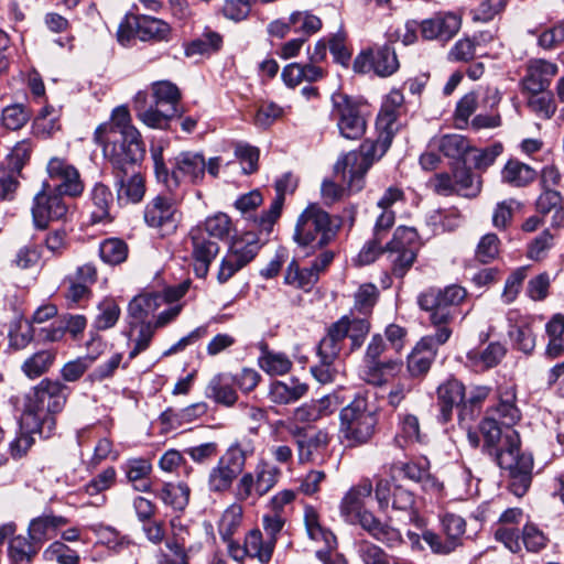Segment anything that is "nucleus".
Masks as SVG:
<instances>
[{
    "instance_id": "obj_46",
    "label": "nucleus",
    "mask_w": 564,
    "mask_h": 564,
    "mask_svg": "<svg viewBox=\"0 0 564 564\" xmlns=\"http://www.w3.org/2000/svg\"><path fill=\"white\" fill-rule=\"evenodd\" d=\"M347 328V338L350 340V351L361 347L370 332V323L366 317H357L352 313L338 319Z\"/></svg>"
},
{
    "instance_id": "obj_19",
    "label": "nucleus",
    "mask_w": 564,
    "mask_h": 564,
    "mask_svg": "<svg viewBox=\"0 0 564 564\" xmlns=\"http://www.w3.org/2000/svg\"><path fill=\"white\" fill-rule=\"evenodd\" d=\"M289 431L295 437L300 464L315 463L323 456V453L330 443V436L324 430H318L313 434H305L302 427L294 426L289 429Z\"/></svg>"
},
{
    "instance_id": "obj_44",
    "label": "nucleus",
    "mask_w": 564,
    "mask_h": 564,
    "mask_svg": "<svg viewBox=\"0 0 564 564\" xmlns=\"http://www.w3.org/2000/svg\"><path fill=\"white\" fill-rule=\"evenodd\" d=\"M191 489L184 482H165L156 496L166 506L183 510L189 501Z\"/></svg>"
},
{
    "instance_id": "obj_23",
    "label": "nucleus",
    "mask_w": 564,
    "mask_h": 564,
    "mask_svg": "<svg viewBox=\"0 0 564 564\" xmlns=\"http://www.w3.org/2000/svg\"><path fill=\"white\" fill-rule=\"evenodd\" d=\"M557 72V65L552 62L545 59L531 61L528 65L527 74L521 80L523 93L546 90Z\"/></svg>"
},
{
    "instance_id": "obj_47",
    "label": "nucleus",
    "mask_w": 564,
    "mask_h": 564,
    "mask_svg": "<svg viewBox=\"0 0 564 564\" xmlns=\"http://www.w3.org/2000/svg\"><path fill=\"white\" fill-rule=\"evenodd\" d=\"M455 193L467 198L478 196L481 191L482 181L479 175L474 174L469 169L458 167L454 171Z\"/></svg>"
},
{
    "instance_id": "obj_4",
    "label": "nucleus",
    "mask_w": 564,
    "mask_h": 564,
    "mask_svg": "<svg viewBox=\"0 0 564 564\" xmlns=\"http://www.w3.org/2000/svg\"><path fill=\"white\" fill-rule=\"evenodd\" d=\"M382 238L376 237L368 241L357 257V263H372L380 253H384L391 263L392 273L403 278L416 258L417 232L411 227H398L392 239L381 247Z\"/></svg>"
},
{
    "instance_id": "obj_18",
    "label": "nucleus",
    "mask_w": 564,
    "mask_h": 564,
    "mask_svg": "<svg viewBox=\"0 0 564 564\" xmlns=\"http://www.w3.org/2000/svg\"><path fill=\"white\" fill-rule=\"evenodd\" d=\"M115 188L120 203L137 204L145 195V180L135 165L112 170Z\"/></svg>"
},
{
    "instance_id": "obj_64",
    "label": "nucleus",
    "mask_w": 564,
    "mask_h": 564,
    "mask_svg": "<svg viewBox=\"0 0 564 564\" xmlns=\"http://www.w3.org/2000/svg\"><path fill=\"white\" fill-rule=\"evenodd\" d=\"M378 299V289L372 283H366L359 286L355 294L354 308L366 315L371 312Z\"/></svg>"
},
{
    "instance_id": "obj_11",
    "label": "nucleus",
    "mask_w": 564,
    "mask_h": 564,
    "mask_svg": "<svg viewBox=\"0 0 564 564\" xmlns=\"http://www.w3.org/2000/svg\"><path fill=\"white\" fill-rule=\"evenodd\" d=\"M466 296V291L459 285H451L444 290H429L419 296L422 310L431 312V323H451L456 315V306Z\"/></svg>"
},
{
    "instance_id": "obj_9",
    "label": "nucleus",
    "mask_w": 564,
    "mask_h": 564,
    "mask_svg": "<svg viewBox=\"0 0 564 564\" xmlns=\"http://www.w3.org/2000/svg\"><path fill=\"white\" fill-rule=\"evenodd\" d=\"M330 118L336 122L341 137L349 140L361 138L367 128L362 104L346 94L332 95Z\"/></svg>"
},
{
    "instance_id": "obj_12",
    "label": "nucleus",
    "mask_w": 564,
    "mask_h": 564,
    "mask_svg": "<svg viewBox=\"0 0 564 564\" xmlns=\"http://www.w3.org/2000/svg\"><path fill=\"white\" fill-rule=\"evenodd\" d=\"M259 250L260 242L252 232H247L234 240L220 263L217 274L218 282H227L237 271L252 261Z\"/></svg>"
},
{
    "instance_id": "obj_51",
    "label": "nucleus",
    "mask_w": 564,
    "mask_h": 564,
    "mask_svg": "<svg viewBox=\"0 0 564 564\" xmlns=\"http://www.w3.org/2000/svg\"><path fill=\"white\" fill-rule=\"evenodd\" d=\"M232 228L231 220L225 213H217L209 216L200 225H197L193 229H200L204 237H212L216 239H225L229 236Z\"/></svg>"
},
{
    "instance_id": "obj_31",
    "label": "nucleus",
    "mask_w": 564,
    "mask_h": 564,
    "mask_svg": "<svg viewBox=\"0 0 564 564\" xmlns=\"http://www.w3.org/2000/svg\"><path fill=\"white\" fill-rule=\"evenodd\" d=\"M234 378L228 373H217L207 383L205 397L225 406H232L238 394L232 387Z\"/></svg>"
},
{
    "instance_id": "obj_62",
    "label": "nucleus",
    "mask_w": 564,
    "mask_h": 564,
    "mask_svg": "<svg viewBox=\"0 0 564 564\" xmlns=\"http://www.w3.org/2000/svg\"><path fill=\"white\" fill-rule=\"evenodd\" d=\"M171 528L173 539L166 541V547L172 552L173 556L164 555L161 564H187V557L184 549V536L175 532V520H171Z\"/></svg>"
},
{
    "instance_id": "obj_59",
    "label": "nucleus",
    "mask_w": 564,
    "mask_h": 564,
    "mask_svg": "<svg viewBox=\"0 0 564 564\" xmlns=\"http://www.w3.org/2000/svg\"><path fill=\"white\" fill-rule=\"evenodd\" d=\"M395 442L400 447H404L413 442H422L420 433L419 419L412 414H406L400 423V432L395 436Z\"/></svg>"
},
{
    "instance_id": "obj_22",
    "label": "nucleus",
    "mask_w": 564,
    "mask_h": 564,
    "mask_svg": "<svg viewBox=\"0 0 564 564\" xmlns=\"http://www.w3.org/2000/svg\"><path fill=\"white\" fill-rule=\"evenodd\" d=\"M192 240L193 267L196 276L205 278L209 271V265L219 252V246L216 241L204 237L200 229H192L189 232Z\"/></svg>"
},
{
    "instance_id": "obj_36",
    "label": "nucleus",
    "mask_w": 564,
    "mask_h": 564,
    "mask_svg": "<svg viewBox=\"0 0 564 564\" xmlns=\"http://www.w3.org/2000/svg\"><path fill=\"white\" fill-rule=\"evenodd\" d=\"M535 178V170L518 160H509L501 170V181L513 187H524Z\"/></svg>"
},
{
    "instance_id": "obj_48",
    "label": "nucleus",
    "mask_w": 564,
    "mask_h": 564,
    "mask_svg": "<svg viewBox=\"0 0 564 564\" xmlns=\"http://www.w3.org/2000/svg\"><path fill=\"white\" fill-rule=\"evenodd\" d=\"M154 105L173 115H176V106L180 100L178 88L170 82H158L152 85Z\"/></svg>"
},
{
    "instance_id": "obj_10",
    "label": "nucleus",
    "mask_w": 564,
    "mask_h": 564,
    "mask_svg": "<svg viewBox=\"0 0 564 564\" xmlns=\"http://www.w3.org/2000/svg\"><path fill=\"white\" fill-rule=\"evenodd\" d=\"M347 328L344 322L333 323L318 345L319 365L311 368V372L321 383H327L335 379L338 370L335 361L344 348L347 338Z\"/></svg>"
},
{
    "instance_id": "obj_25",
    "label": "nucleus",
    "mask_w": 564,
    "mask_h": 564,
    "mask_svg": "<svg viewBox=\"0 0 564 564\" xmlns=\"http://www.w3.org/2000/svg\"><path fill=\"white\" fill-rule=\"evenodd\" d=\"M372 492V485L369 480H362L350 488L340 501L339 511L345 522L356 524L358 513L364 510V503Z\"/></svg>"
},
{
    "instance_id": "obj_37",
    "label": "nucleus",
    "mask_w": 564,
    "mask_h": 564,
    "mask_svg": "<svg viewBox=\"0 0 564 564\" xmlns=\"http://www.w3.org/2000/svg\"><path fill=\"white\" fill-rule=\"evenodd\" d=\"M171 29L163 20L152 17L135 19V35L141 41H167Z\"/></svg>"
},
{
    "instance_id": "obj_53",
    "label": "nucleus",
    "mask_w": 564,
    "mask_h": 564,
    "mask_svg": "<svg viewBox=\"0 0 564 564\" xmlns=\"http://www.w3.org/2000/svg\"><path fill=\"white\" fill-rule=\"evenodd\" d=\"M284 282L289 285L311 290L312 286L317 282L316 275L310 268L301 269L295 260H292L284 275Z\"/></svg>"
},
{
    "instance_id": "obj_42",
    "label": "nucleus",
    "mask_w": 564,
    "mask_h": 564,
    "mask_svg": "<svg viewBox=\"0 0 564 564\" xmlns=\"http://www.w3.org/2000/svg\"><path fill=\"white\" fill-rule=\"evenodd\" d=\"M129 130L138 131V129L131 123V117L128 108L124 106H119L113 109L110 121L100 124L96 129L94 139L101 140L105 134L119 131L129 132Z\"/></svg>"
},
{
    "instance_id": "obj_60",
    "label": "nucleus",
    "mask_w": 564,
    "mask_h": 564,
    "mask_svg": "<svg viewBox=\"0 0 564 564\" xmlns=\"http://www.w3.org/2000/svg\"><path fill=\"white\" fill-rule=\"evenodd\" d=\"M133 329H138V335L133 339L134 347L129 354L131 359L148 348L156 327L151 322L134 323L133 325H130V337H132Z\"/></svg>"
},
{
    "instance_id": "obj_45",
    "label": "nucleus",
    "mask_w": 564,
    "mask_h": 564,
    "mask_svg": "<svg viewBox=\"0 0 564 564\" xmlns=\"http://www.w3.org/2000/svg\"><path fill=\"white\" fill-rule=\"evenodd\" d=\"M436 357V352L429 347L421 346L417 341L408 357V371L411 377L424 376L431 368L432 362Z\"/></svg>"
},
{
    "instance_id": "obj_2",
    "label": "nucleus",
    "mask_w": 564,
    "mask_h": 564,
    "mask_svg": "<svg viewBox=\"0 0 564 564\" xmlns=\"http://www.w3.org/2000/svg\"><path fill=\"white\" fill-rule=\"evenodd\" d=\"M280 474L276 466L261 460L253 471L240 476L234 487L236 502L225 509L218 522V533L224 541H229L241 525L243 508L240 503L256 505L276 485Z\"/></svg>"
},
{
    "instance_id": "obj_49",
    "label": "nucleus",
    "mask_w": 564,
    "mask_h": 564,
    "mask_svg": "<svg viewBox=\"0 0 564 564\" xmlns=\"http://www.w3.org/2000/svg\"><path fill=\"white\" fill-rule=\"evenodd\" d=\"M54 360L52 350H40L23 361L21 370L29 379H35L46 373Z\"/></svg>"
},
{
    "instance_id": "obj_56",
    "label": "nucleus",
    "mask_w": 564,
    "mask_h": 564,
    "mask_svg": "<svg viewBox=\"0 0 564 564\" xmlns=\"http://www.w3.org/2000/svg\"><path fill=\"white\" fill-rule=\"evenodd\" d=\"M259 365L271 376H282L291 369L292 361L284 354L263 351L259 358Z\"/></svg>"
},
{
    "instance_id": "obj_61",
    "label": "nucleus",
    "mask_w": 564,
    "mask_h": 564,
    "mask_svg": "<svg viewBox=\"0 0 564 564\" xmlns=\"http://www.w3.org/2000/svg\"><path fill=\"white\" fill-rule=\"evenodd\" d=\"M284 113V110L279 105L272 101H263L261 102L253 117L254 126L267 129L273 124L275 120L281 118Z\"/></svg>"
},
{
    "instance_id": "obj_63",
    "label": "nucleus",
    "mask_w": 564,
    "mask_h": 564,
    "mask_svg": "<svg viewBox=\"0 0 564 564\" xmlns=\"http://www.w3.org/2000/svg\"><path fill=\"white\" fill-rule=\"evenodd\" d=\"M95 359L96 357L88 355L66 362L61 369L62 378L67 382L79 380L94 364Z\"/></svg>"
},
{
    "instance_id": "obj_29",
    "label": "nucleus",
    "mask_w": 564,
    "mask_h": 564,
    "mask_svg": "<svg viewBox=\"0 0 564 564\" xmlns=\"http://www.w3.org/2000/svg\"><path fill=\"white\" fill-rule=\"evenodd\" d=\"M506 354L500 343H490L485 348L470 349L466 354V366L474 371H485L496 367Z\"/></svg>"
},
{
    "instance_id": "obj_8",
    "label": "nucleus",
    "mask_w": 564,
    "mask_h": 564,
    "mask_svg": "<svg viewBox=\"0 0 564 564\" xmlns=\"http://www.w3.org/2000/svg\"><path fill=\"white\" fill-rule=\"evenodd\" d=\"M95 141L102 147L104 155L111 163L112 170L135 165L145 152L139 131L111 132Z\"/></svg>"
},
{
    "instance_id": "obj_33",
    "label": "nucleus",
    "mask_w": 564,
    "mask_h": 564,
    "mask_svg": "<svg viewBox=\"0 0 564 564\" xmlns=\"http://www.w3.org/2000/svg\"><path fill=\"white\" fill-rule=\"evenodd\" d=\"M253 453V441L245 437L234 442L218 460L237 475H240L246 467L247 459L251 457Z\"/></svg>"
},
{
    "instance_id": "obj_57",
    "label": "nucleus",
    "mask_w": 564,
    "mask_h": 564,
    "mask_svg": "<svg viewBox=\"0 0 564 564\" xmlns=\"http://www.w3.org/2000/svg\"><path fill=\"white\" fill-rule=\"evenodd\" d=\"M30 111L21 104H14L2 110V126L12 131H17L25 126L30 119Z\"/></svg>"
},
{
    "instance_id": "obj_21",
    "label": "nucleus",
    "mask_w": 564,
    "mask_h": 564,
    "mask_svg": "<svg viewBox=\"0 0 564 564\" xmlns=\"http://www.w3.org/2000/svg\"><path fill=\"white\" fill-rule=\"evenodd\" d=\"M206 171V161L202 153L198 152H181L174 159L172 167V180L175 185L180 182H188L198 184L203 181Z\"/></svg>"
},
{
    "instance_id": "obj_30",
    "label": "nucleus",
    "mask_w": 564,
    "mask_h": 564,
    "mask_svg": "<svg viewBox=\"0 0 564 564\" xmlns=\"http://www.w3.org/2000/svg\"><path fill=\"white\" fill-rule=\"evenodd\" d=\"M134 109L139 120L153 129L167 128L169 121L175 116L155 105L147 107V94L144 91L137 93L134 97Z\"/></svg>"
},
{
    "instance_id": "obj_24",
    "label": "nucleus",
    "mask_w": 564,
    "mask_h": 564,
    "mask_svg": "<svg viewBox=\"0 0 564 564\" xmlns=\"http://www.w3.org/2000/svg\"><path fill=\"white\" fill-rule=\"evenodd\" d=\"M296 180L290 174H284L275 183L276 196L272 200L270 208L264 212L256 221L261 231L270 232L274 223L281 215L284 197L286 193H292L296 188Z\"/></svg>"
},
{
    "instance_id": "obj_20",
    "label": "nucleus",
    "mask_w": 564,
    "mask_h": 564,
    "mask_svg": "<svg viewBox=\"0 0 564 564\" xmlns=\"http://www.w3.org/2000/svg\"><path fill=\"white\" fill-rule=\"evenodd\" d=\"M460 26V15L453 12H440L420 22L422 37L429 41L447 42L456 35Z\"/></svg>"
},
{
    "instance_id": "obj_27",
    "label": "nucleus",
    "mask_w": 564,
    "mask_h": 564,
    "mask_svg": "<svg viewBox=\"0 0 564 564\" xmlns=\"http://www.w3.org/2000/svg\"><path fill=\"white\" fill-rule=\"evenodd\" d=\"M464 398L465 387L456 379H449L438 387L437 403L440 406V420L443 423H447L452 419L454 408L459 406Z\"/></svg>"
},
{
    "instance_id": "obj_16",
    "label": "nucleus",
    "mask_w": 564,
    "mask_h": 564,
    "mask_svg": "<svg viewBox=\"0 0 564 564\" xmlns=\"http://www.w3.org/2000/svg\"><path fill=\"white\" fill-rule=\"evenodd\" d=\"M67 212L68 205L62 194L54 192L48 183L34 196L32 216L37 228H46L50 221L64 218Z\"/></svg>"
},
{
    "instance_id": "obj_14",
    "label": "nucleus",
    "mask_w": 564,
    "mask_h": 564,
    "mask_svg": "<svg viewBox=\"0 0 564 564\" xmlns=\"http://www.w3.org/2000/svg\"><path fill=\"white\" fill-rule=\"evenodd\" d=\"M189 286L183 282L177 286L167 288L164 294L148 293L135 296L128 306L129 325L139 322H148L149 315L153 314L165 302H175L185 295Z\"/></svg>"
},
{
    "instance_id": "obj_15",
    "label": "nucleus",
    "mask_w": 564,
    "mask_h": 564,
    "mask_svg": "<svg viewBox=\"0 0 564 564\" xmlns=\"http://www.w3.org/2000/svg\"><path fill=\"white\" fill-rule=\"evenodd\" d=\"M399 66L394 50L388 45L364 50L352 63L356 73L365 74L373 70L380 77L391 76L399 69Z\"/></svg>"
},
{
    "instance_id": "obj_43",
    "label": "nucleus",
    "mask_w": 564,
    "mask_h": 564,
    "mask_svg": "<svg viewBox=\"0 0 564 564\" xmlns=\"http://www.w3.org/2000/svg\"><path fill=\"white\" fill-rule=\"evenodd\" d=\"M112 203V193L104 184H96L91 192V223L98 224L110 219L109 207Z\"/></svg>"
},
{
    "instance_id": "obj_58",
    "label": "nucleus",
    "mask_w": 564,
    "mask_h": 564,
    "mask_svg": "<svg viewBox=\"0 0 564 564\" xmlns=\"http://www.w3.org/2000/svg\"><path fill=\"white\" fill-rule=\"evenodd\" d=\"M43 557L47 562H56L57 564H78L79 555L75 550L63 542H53L44 552Z\"/></svg>"
},
{
    "instance_id": "obj_38",
    "label": "nucleus",
    "mask_w": 564,
    "mask_h": 564,
    "mask_svg": "<svg viewBox=\"0 0 564 564\" xmlns=\"http://www.w3.org/2000/svg\"><path fill=\"white\" fill-rule=\"evenodd\" d=\"M429 148L441 151L447 158L460 160L467 153L469 142L460 134H445L432 138Z\"/></svg>"
},
{
    "instance_id": "obj_3",
    "label": "nucleus",
    "mask_w": 564,
    "mask_h": 564,
    "mask_svg": "<svg viewBox=\"0 0 564 564\" xmlns=\"http://www.w3.org/2000/svg\"><path fill=\"white\" fill-rule=\"evenodd\" d=\"M68 394V387L61 381L41 380L25 404L22 427L28 432H39L41 438L51 437L56 429L55 414L64 409Z\"/></svg>"
},
{
    "instance_id": "obj_34",
    "label": "nucleus",
    "mask_w": 564,
    "mask_h": 564,
    "mask_svg": "<svg viewBox=\"0 0 564 564\" xmlns=\"http://www.w3.org/2000/svg\"><path fill=\"white\" fill-rule=\"evenodd\" d=\"M307 386L297 380L273 381L270 384L268 397L271 402L280 405L299 401L307 392Z\"/></svg>"
},
{
    "instance_id": "obj_6",
    "label": "nucleus",
    "mask_w": 564,
    "mask_h": 564,
    "mask_svg": "<svg viewBox=\"0 0 564 564\" xmlns=\"http://www.w3.org/2000/svg\"><path fill=\"white\" fill-rule=\"evenodd\" d=\"M341 224L340 217L310 204L297 218L294 239L300 246L323 249L336 238Z\"/></svg>"
},
{
    "instance_id": "obj_54",
    "label": "nucleus",
    "mask_w": 564,
    "mask_h": 564,
    "mask_svg": "<svg viewBox=\"0 0 564 564\" xmlns=\"http://www.w3.org/2000/svg\"><path fill=\"white\" fill-rule=\"evenodd\" d=\"M94 325L99 330H106L116 325L120 316V307L112 299L102 300L97 306Z\"/></svg>"
},
{
    "instance_id": "obj_39",
    "label": "nucleus",
    "mask_w": 564,
    "mask_h": 564,
    "mask_svg": "<svg viewBox=\"0 0 564 564\" xmlns=\"http://www.w3.org/2000/svg\"><path fill=\"white\" fill-rule=\"evenodd\" d=\"M68 520L59 516H42L33 519L29 525V535L34 543H41L51 538L55 531L66 525Z\"/></svg>"
},
{
    "instance_id": "obj_32",
    "label": "nucleus",
    "mask_w": 564,
    "mask_h": 564,
    "mask_svg": "<svg viewBox=\"0 0 564 564\" xmlns=\"http://www.w3.org/2000/svg\"><path fill=\"white\" fill-rule=\"evenodd\" d=\"M356 523L360 524L376 540L388 545H394L400 541V533L394 528L382 523L371 512L362 510L356 518Z\"/></svg>"
},
{
    "instance_id": "obj_41",
    "label": "nucleus",
    "mask_w": 564,
    "mask_h": 564,
    "mask_svg": "<svg viewBox=\"0 0 564 564\" xmlns=\"http://www.w3.org/2000/svg\"><path fill=\"white\" fill-rule=\"evenodd\" d=\"M238 476L234 470L217 460V464L208 471L207 488L212 494L223 495L232 488Z\"/></svg>"
},
{
    "instance_id": "obj_50",
    "label": "nucleus",
    "mask_w": 564,
    "mask_h": 564,
    "mask_svg": "<svg viewBox=\"0 0 564 564\" xmlns=\"http://www.w3.org/2000/svg\"><path fill=\"white\" fill-rule=\"evenodd\" d=\"M527 107L540 119H551L556 111V104L550 91L525 93Z\"/></svg>"
},
{
    "instance_id": "obj_17",
    "label": "nucleus",
    "mask_w": 564,
    "mask_h": 564,
    "mask_svg": "<svg viewBox=\"0 0 564 564\" xmlns=\"http://www.w3.org/2000/svg\"><path fill=\"white\" fill-rule=\"evenodd\" d=\"M46 172L50 181L54 183L51 186L54 192L72 197L83 193L84 184L77 169L65 159L52 158L46 165Z\"/></svg>"
},
{
    "instance_id": "obj_13",
    "label": "nucleus",
    "mask_w": 564,
    "mask_h": 564,
    "mask_svg": "<svg viewBox=\"0 0 564 564\" xmlns=\"http://www.w3.org/2000/svg\"><path fill=\"white\" fill-rule=\"evenodd\" d=\"M143 219L148 227L155 229L160 236L166 237L176 231L181 213L173 199L158 195L144 206Z\"/></svg>"
},
{
    "instance_id": "obj_26",
    "label": "nucleus",
    "mask_w": 564,
    "mask_h": 564,
    "mask_svg": "<svg viewBox=\"0 0 564 564\" xmlns=\"http://www.w3.org/2000/svg\"><path fill=\"white\" fill-rule=\"evenodd\" d=\"M514 401V392L512 390H507L500 395L498 404L481 421L480 426L485 421L494 419L502 434L508 430H513L512 426L520 420V411L516 406Z\"/></svg>"
},
{
    "instance_id": "obj_28",
    "label": "nucleus",
    "mask_w": 564,
    "mask_h": 564,
    "mask_svg": "<svg viewBox=\"0 0 564 564\" xmlns=\"http://www.w3.org/2000/svg\"><path fill=\"white\" fill-rule=\"evenodd\" d=\"M404 97L400 90H391L384 98L377 118L379 130L394 133L398 130L397 120L403 110Z\"/></svg>"
},
{
    "instance_id": "obj_55",
    "label": "nucleus",
    "mask_w": 564,
    "mask_h": 564,
    "mask_svg": "<svg viewBox=\"0 0 564 564\" xmlns=\"http://www.w3.org/2000/svg\"><path fill=\"white\" fill-rule=\"evenodd\" d=\"M99 254L104 262L119 264L128 257V246L118 238L106 239L100 243Z\"/></svg>"
},
{
    "instance_id": "obj_40",
    "label": "nucleus",
    "mask_w": 564,
    "mask_h": 564,
    "mask_svg": "<svg viewBox=\"0 0 564 564\" xmlns=\"http://www.w3.org/2000/svg\"><path fill=\"white\" fill-rule=\"evenodd\" d=\"M248 556L256 557L260 563H268L274 550L273 539L263 536L259 529L249 531L245 538Z\"/></svg>"
},
{
    "instance_id": "obj_52",
    "label": "nucleus",
    "mask_w": 564,
    "mask_h": 564,
    "mask_svg": "<svg viewBox=\"0 0 564 564\" xmlns=\"http://www.w3.org/2000/svg\"><path fill=\"white\" fill-rule=\"evenodd\" d=\"M39 547L25 536L18 535L9 542V557L13 564H30Z\"/></svg>"
},
{
    "instance_id": "obj_35",
    "label": "nucleus",
    "mask_w": 564,
    "mask_h": 564,
    "mask_svg": "<svg viewBox=\"0 0 564 564\" xmlns=\"http://www.w3.org/2000/svg\"><path fill=\"white\" fill-rule=\"evenodd\" d=\"M304 523L310 539L316 543H322L321 547L336 549V536L330 530L322 525L317 511L311 507H305Z\"/></svg>"
},
{
    "instance_id": "obj_1",
    "label": "nucleus",
    "mask_w": 564,
    "mask_h": 564,
    "mask_svg": "<svg viewBox=\"0 0 564 564\" xmlns=\"http://www.w3.org/2000/svg\"><path fill=\"white\" fill-rule=\"evenodd\" d=\"M481 434L498 465L509 471L510 490L514 496L522 497L531 485L533 459L531 455L520 453L518 432L508 430L502 434L495 420L489 419L482 423Z\"/></svg>"
},
{
    "instance_id": "obj_5",
    "label": "nucleus",
    "mask_w": 564,
    "mask_h": 564,
    "mask_svg": "<svg viewBox=\"0 0 564 564\" xmlns=\"http://www.w3.org/2000/svg\"><path fill=\"white\" fill-rule=\"evenodd\" d=\"M393 134L380 130L377 140H366L359 151L344 154L335 164V173L347 184L349 193H357L365 186V175L375 161L384 155L391 145Z\"/></svg>"
},
{
    "instance_id": "obj_7",
    "label": "nucleus",
    "mask_w": 564,
    "mask_h": 564,
    "mask_svg": "<svg viewBox=\"0 0 564 564\" xmlns=\"http://www.w3.org/2000/svg\"><path fill=\"white\" fill-rule=\"evenodd\" d=\"M339 420V438L348 447L366 444L375 434L377 416L361 395L341 409Z\"/></svg>"
}]
</instances>
